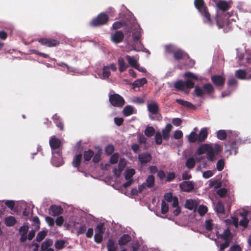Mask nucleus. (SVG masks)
<instances>
[{"label":"nucleus","instance_id":"obj_1","mask_svg":"<svg viewBox=\"0 0 251 251\" xmlns=\"http://www.w3.org/2000/svg\"><path fill=\"white\" fill-rule=\"evenodd\" d=\"M128 28L132 32V40L131 41H127L126 48L131 47V49L126 50V51L129 52L132 50L136 51L143 50V45L141 42V31L140 26L134 21L127 25Z\"/></svg>","mask_w":251,"mask_h":251},{"label":"nucleus","instance_id":"obj_2","mask_svg":"<svg viewBox=\"0 0 251 251\" xmlns=\"http://www.w3.org/2000/svg\"><path fill=\"white\" fill-rule=\"evenodd\" d=\"M222 147L218 144H203L199 147L196 153L197 155L205 153L207 160L213 162L217 159L218 155L222 151Z\"/></svg>","mask_w":251,"mask_h":251},{"label":"nucleus","instance_id":"obj_3","mask_svg":"<svg viewBox=\"0 0 251 251\" xmlns=\"http://www.w3.org/2000/svg\"><path fill=\"white\" fill-rule=\"evenodd\" d=\"M205 227L208 231H211L212 233L215 234L217 238H222L225 243L220 245V251H224L229 244L231 240V235L228 229L224 230L223 233L220 234L222 229L217 226L214 225L211 220H208L205 221Z\"/></svg>","mask_w":251,"mask_h":251},{"label":"nucleus","instance_id":"obj_4","mask_svg":"<svg viewBox=\"0 0 251 251\" xmlns=\"http://www.w3.org/2000/svg\"><path fill=\"white\" fill-rule=\"evenodd\" d=\"M50 145L52 149V163L55 167H59L63 164V160L61 157V152L58 148L61 145V141L55 136L51 137L50 140Z\"/></svg>","mask_w":251,"mask_h":251},{"label":"nucleus","instance_id":"obj_5","mask_svg":"<svg viewBox=\"0 0 251 251\" xmlns=\"http://www.w3.org/2000/svg\"><path fill=\"white\" fill-rule=\"evenodd\" d=\"M235 16L231 15L228 13H225L223 11H218L216 18L217 26L219 28H225L224 30L227 31L230 28V24L235 21Z\"/></svg>","mask_w":251,"mask_h":251},{"label":"nucleus","instance_id":"obj_6","mask_svg":"<svg viewBox=\"0 0 251 251\" xmlns=\"http://www.w3.org/2000/svg\"><path fill=\"white\" fill-rule=\"evenodd\" d=\"M184 75L187 78L186 81L184 82L179 80L176 82L175 87L177 90L187 93V90L194 87V81L198 79V77L196 75L190 72L186 73Z\"/></svg>","mask_w":251,"mask_h":251},{"label":"nucleus","instance_id":"obj_7","mask_svg":"<svg viewBox=\"0 0 251 251\" xmlns=\"http://www.w3.org/2000/svg\"><path fill=\"white\" fill-rule=\"evenodd\" d=\"M118 161H119L118 166L114 167L113 170L114 175L116 177H119L121 176L126 164V161L125 158H121L119 159L118 153L113 154L110 159V162L112 164L117 163Z\"/></svg>","mask_w":251,"mask_h":251},{"label":"nucleus","instance_id":"obj_8","mask_svg":"<svg viewBox=\"0 0 251 251\" xmlns=\"http://www.w3.org/2000/svg\"><path fill=\"white\" fill-rule=\"evenodd\" d=\"M194 4L196 8L199 10L203 17V21L205 23L211 24L210 16L204 4L203 0H195Z\"/></svg>","mask_w":251,"mask_h":251},{"label":"nucleus","instance_id":"obj_9","mask_svg":"<svg viewBox=\"0 0 251 251\" xmlns=\"http://www.w3.org/2000/svg\"><path fill=\"white\" fill-rule=\"evenodd\" d=\"M165 200L171 205V211L175 216H177L181 211L178 205V200L174 197L172 193H167L164 196Z\"/></svg>","mask_w":251,"mask_h":251},{"label":"nucleus","instance_id":"obj_10","mask_svg":"<svg viewBox=\"0 0 251 251\" xmlns=\"http://www.w3.org/2000/svg\"><path fill=\"white\" fill-rule=\"evenodd\" d=\"M165 50L166 52H174V56L176 59H185L188 58V55L184 53L179 49H176V47L172 45H169L165 46Z\"/></svg>","mask_w":251,"mask_h":251},{"label":"nucleus","instance_id":"obj_11","mask_svg":"<svg viewBox=\"0 0 251 251\" xmlns=\"http://www.w3.org/2000/svg\"><path fill=\"white\" fill-rule=\"evenodd\" d=\"M213 91V87L209 83L204 84L202 87L198 86L195 87V93L198 97H203L206 94H211Z\"/></svg>","mask_w":251,"mask_h":251},{"label":"nucleus","instance_id":"obj_12","mask_svg":"<svg viewBox=\"0 0 251 251\" xmlns=\"http://www.w3.org/2000/svg\"><path fill=\"white\" fill-rule=\"evenodd\" d=\"M148 109L150 112V117L152 120H160L161 115L158 113V106L156 103L152 102L148 104Z\"/></svg>","mask_w":251,"mask_h":251},{"label":"nucleus","instance_id":"obj_13","mask_svg":"<svg viewBox=\"0 0 251 251\" xmlns=\"http://www.w3.org/2000/svg\"><path fill=\"white\" fill-rule=\"evenodd\" d=\"M110 70L113 71H115L117 70V67L114 63H111L109 65L104 66L102 69V73H98L95 77L100 78L102 79H105L109 77L111 73Z\"/></svg>","mask_w":251,"mask_h":251},{"label":"nucleus","instance_id":"obj_14","mask_svg":"<svg viewBox=\"0 0 251 251\" xmlns=\"http://www.w3.org/2000/svg\"><path fill=\"white\" fill-rule=\"evenodd\" d=\"M109 101L112 105L117 107L122 106L125 103L123 98L117 94H110Z\"/></svg>","mask_w":251,"mask_h":251},{"label":"nucleus","instance_id":"obj_15","mask_svg":"<svg viewBox=\"0 0 251 251\" xmlns=\"http://www.w3.org/2000/svg\"><path fill=\"white\" fill-rule=\"evenodd\" d=\"M108 20V16L104 13H101L91 21V25L95 26L105 24Z\"/></svg>","mask_w":251,"mask_h":251},{"label":"nucleus","instance_id":"obj_16","mask_svg":"<svg viewBox=\"0 0 251 251\" xmlns=\"http://www.w3.org/2000/svg\"><path fill=\"white\" fill-rule=\"evenodd\" d=\"M235 75L240 79H251V70H238L236 71Z\"/></svg>","mask_w":251,"mask_h":251},{"label":"nucleus","instance_id":"obj_17","mask_svg":"<svg viewBox=\"0 0 251 251\" xmlns=\"http://www.w3.org/2000/svg\"><path fill=\"white\" fill-rule=\"evenodd\" d=\"M95 232L94 236L95 241L97 243H100L102 240V235L104 232L103 225L101 224H99L97 226Z\"/></svg>","mask_w":251,"mask_h":251},{"label":"nucleus","instance_id":"obj_18","mask_svg":"<svg viewBox=\"0 0 251 251\" xmlns=\"http://www.w3.org/2000/svg\"><path fill=\"white\" fill-rule=\"evenodd\" d=\"M39 42L42 45H46L49 47H54L58 45L59 42L51 39L43 38L39 40Z\"/></svg>","mask_w":251,"mask_h":251},{"label":"nucleus","instance_id":"obj_19","mask_svg":"<svg viewBox=\"0 0 251 251\" xmlns=\"http://www.w3.org/2000/svg\"><path fill=\"white\" fill-rule=\"evenodd\" d=\"M124 33L121 31H117L111 36V41L115 43H119L124 39Z\"/></svg>","mask_w":251,"mask_h":251},{"label":"nucleus","instance_id":"obj_20","mask_svg":"<svg viewBox=\"0 0 251 251\" xmlns=\"http://www.w3.org/2000/svg\"><path fill=\"white\" fill-rule=\"evenodd\" d=\"M53 242L51 239H46L41 245V250L40 251H54L51 248Z\"/></svg>","mask_w":251,"mask_h":251},{"label":"nucleus","instance_id":"obj_21","mask_svg":"<svg viewBox=\"0 0 251 251\" xmlns=\"http://www.w3.org/2000/svg\"><path fill=\"white\" fill-rule=\"evenodd\" d=\"M199 204V201L196 200L189 199L186 201L185 207L189 210H194Z\"/></svg>","mask_w":251,"mask_h":251},{"label":"nucleus","instance_id":"obj_22","mask_svg":"<svg viewBox=\"0 0 251 251\" xmlns=\"http://www.w3.org/2000/svg\"><path fill=\"white\" fill-rule=\"evenodd\" d=\"M126 59L128 62L129 65L132 67L135 68L138 64L139 58L137 56L126 55Z\"/></svg>","mask_w":251,"mask_h":251},{"label":"nucleus","instance_id":"obj_23","mask_svg":"<svg viewBox=\"0 0 251 251\" xmlns=\"http://www.w3.org/2000/svg\"><path fill=\"white\" fill-rule=\"evenodd\" d=\"M181 189L184 191L190 192L194 188V184L191 181H184L179 185Z\"/></svg>","mask_w":251,"mask_h":251},{"label":"nucleus","instance_id":"obj_24","mask_svg":"<svg viewBox=\"0 0 251 251\" xmlns=\"http://www.w3.org/2000/svg\"><path fill=\"white\" fill-rule=\"evenodd\" d=\"M237 50V58L239 59L240 62L239 64L242 65L244 64V62L242 61V59L244 56V53L246 51L245 48L243 46L240 47L236 50Z\"/></svg>","mask_w":251,"mask_h":251},{"label":"nucleus","instance_id":"obj_25","mask_svg":"<svg viewBox=\"0 0 251 251\" xmlns=\"http://www.w3.org/2000/svg\"><path fill=\"white\" fill-rule=\"evenodd\" d=\"M213 82L218 86H222L225 81V78L221 75H214L212 77Z\"/></svg>","mask_w":251,"mask_h":251},{"label":"nucleus","instance_id":"obj_26","mask_svg":"<svg viewBox=\"0 0 251 251\" xmlns=\"http://www.w3.org/2000/svg\"><path fill=\"white\" fill-rule=\"evenodd\" d=\"M119 65V70L120 72H123L126 70L128 65L126 63L124 58L123 57H120L118 59Z\"/></svg>","mask_w":251,"mask_h":251},{"label":"nucleus","instance_id":"obj_27","mask_svg":"<svg viewBox=\"0 0 251 251\" xmlns=\"http://www.w3.org/2000/svg\"><path fill=\"white\" fill-rule=\"evenodd\" d=\"M139 160L141 163H146L151 159V155L148 153H144L139 155Z\"/></svg>","mask_w":251,"mask_h":251},{"label":"nucleus","instance_id":"obj_28","mask_svg":"<svg viewBox=\"0 0 251 251\" xmlns=\"http://www.w3.org/2000/svg\"><path fill=\"white\" fill-rule=\"evenodd\" d=\"M172 126L167 124L166 127L162 130V136L164 140H168L170 137V132L172 129Z\"/></svg>","mask_w":251,"mask_h":251},{"label":"nucleus","instance_id":"obj_29","mask_svg":"<svg viewBox=\"0 0 251 251\" xmlns=\"http://www.w3.org/2000/svg\"><path fill=\"white\" fill-rule=\"evenodd\" d=\"M197 128L195 127L193 131L188 135V139L190 142L194 143L199 141L198 135L197 134Z\"/></svg>","mask_w":251,"mask_h":251},{"label":"nucleus","instance_id":"obj_30","mask_svg":"<svg viewBox=\"0 0 251 251\" xmlns=\"http://www.w3.org/2000/svg\"><path fill=\"white\" fill-rule=\"evenodd\" d=\"M207 128L205 127L201 128L198 135L199 142L204 141L207 138Z\"/></svg>","mask_w":251,"mask_h":251},{"label":"nucleus","instance_id":"obj_31","mask_svg":"<svg viewBox=\"0 0 251 251\" xmlns=\"http://www.w3.org/2000/svg\"><path fill=\"white\" fill-rule=\"evenodd\" d=\"M57 65L60 66L66 67L68 70L67 73L71 74V75H76L80 73L79 70L77 69L69 67L67 65L63 62L58 63Z\"/></svg>","mask_w":251,"mask_h":251},{"label":"nucleus","instance_id":"obj_32","mask_svg":"<svg viewBox=\"0 0 251 251\" xmlns=\"http://www.w3.org/2000/svg\"><path fill=\"white\" fill-rule=\"evenodd\" d=\"M209 187L218 189L222 186V182L217 179H211L209 181Z\"/></svg>","mask_w":251,"mask_h":251},{"label":"nucleus","instance_id":"obj_33","mask_svg":"<svg viewBox=\"0 0 251 251\" xmlns=\"http://www.w3.org/2000/svg\"><path fill=\"white\" fill-rule=\"evenodd\" d=\"M148 188H151L153 187L154 184V177L152 175L149 176L144 182Z\"/></svg>","mask_w":251,"mask_h":251},{"label":"nucleus","instance_id":"obj_34","mask_svg":"<svg viewBox=\"0 0 251 251\" xmlns=\"http://www.w3.org/2000/svg\"><path fill=\"white\" fill-rule=\"evenodd\" d=\"M62 209L60 206H52L50 208V214L54 216L62 213Z\"/></svg>","mask_w":251,"mask_h":251},{"label":"nucleus","instance_id":"obj_35","mask_svg":"<svg viewBox=\"0 0 251 251\" xmlns=\"http://www.w3.org/2000/svg\"><path fill=\"white\" fill-rule=\"evenodd\" d=\"M134 107L130 105L126 106L123 109V113L126 116H129L134 113Z\"/></svg>","mask_w":251,"mask_h":251},{"label":"nucleus","instance_id":"obj_36","mask_svg":"<svg viewBox=\"0 0 251 251\" xmlns=\"http://www.w3.org/2000/svg\"><path fill=\"white\" fill-rule=\"evenodd\" d=\"M225 222L227 225H233L236 227H237L238 225V220L235 217H231L230 219L226 220Z\"/></svg>","mask_w":251,"mask_h":251},{"label":"nucleus","instance_id":"obj_37","mask_svg":"<svg viewBox=\"0 0 251 251\" xmlns=\"http://www.w3.org/2000/svg\"><path fill=\"white\" fill-rule=\"evenodd\" d=\"M147 83V80L145 78L138 79L135 80L132 84L134 88L140 87L142 86L144 84Z\"/></svg>","mask_w":251,"mask_h":251},{"label":"nucleus","instance_id":"obj_38","mask_svg":"<svg viewBox=\"0 0 251 251\" xmlns=\"http://www.w3.org/2000/svg\"><path fill=\"white\" fill-rule=\"evenodd\" d=\"M107 248L108 251H115L117 249V245L113 240L110 239L108 240Z\"/></svg>","mask_w":251,"mask_h":251},{"label":"nucleus","instance_id":"obj_39","mask_svg":"<svg viewBox=\"0 0 251 251\" xmlns=\"http://www.w3.org/2000/svg\"><path fill=\"white\" fill-rule=\"evenodd\" d=\"M5 224L7 226H13L16 222L15 218L13 216H8L5 219Z\"/></svg>","mask_w":251,"mask_h":251},{"label":"nucleus","instance_id":"obj_40","mask_svg":"<svg viewBox=\"0 0 251 251\" xmlns=\"http://www.w3.org/2000/svg\"><path fill=\"white\" fill-rule=\"evenodd\" d=\"M130 240V236L127 234H125L119 239V244L120 245H124L129 242Z\"/></svg>","mask_w":251,"mask_h":251},{"label":"nucleus","instance_id":"obj_41","mask_svg":"<svg viewBox=\"0 0 251 251\" xmlns=\"http://www.w3.org/2000/svg\"><path fill=\"white\" fill-rule=\"evenodd\" d=\"M48 230H43L40 232H39L36 236V240L38 242H41L42 241L45 237L47 236L48 234Z\"/></svg>","mask_w":251,"mask_h":251},{"label":"nucleus","instance_id":"obj_42","mask_svg":"<svg viewBox=\"0 0 251 251\" xmlns=\"http://www.w3.org/2000/svg\"><path fill=\"white\" fill-rule=\"evenodd\" d=\"M135 170L133 169L127 170L125 172V179L126 180H132V176L135 174Z\"/></svg>","mask_w":251,"mask_h":251},{"label":"nucleus","instance_id":"obj_43","mask_svg":"<svg viewBox=\"0 0 251 251\" xmlns=\"http://www.w3.org/2000/svg\"><path fill=\"white\" fill-rule=\"evenodd\" d=\"M66 245V241L64 240H57L54 244L55 248L58 250L64 248Z\"/></svg>","mask_w":251,"mask_h":251},{"label":"nucleus","instance_id":"obj_44","mask_svg":"<svg viewBox=\"0 0 251 251\" xmlns=\"http://www.w3.org/2000/svg\"><path fill=\"white\" fill-rule=\"evenodd\" d=\"M82 158V155L81 154H77L74 157L73 161V165L74 167H77L79 166L80 163Z\"/></svg>","mask_w":251,"mask_h":251},{"label":"nucleus","instance_id":"obj_45","mask_svg":"<svg viewBox=\"0 0 251 251\" xmlns=\"http://www.w3.org/2000/svg\"><path fill=\"white\" fill-rule=\"evenodd\" d=\"M218 7L222 11H225L228 8V4L225 1H220L217 4Z\"/></svg>","mask_w":251,"mask_h":251},{"label":"nucleus","instance_id":"obj_46","mask_svg":"<svg viewBox=\"0 0 251 251\" xmlns=\"http://www.w3.org/2000/svg\"><path fill=\"white\" fill-rule=\"evenodd\" d=\"M195 160L194 158H189L186 161V166L189 169H192L195 166Z\"/></svg>","mask_w":251,"mask_h":251},{"label":"nucleus","instance_id":"obj_47","mask_svg":"<svg viewBox=\"0 0 251 251\" xmlns=\"http://www.w3.org/2000/svg\"><path fill=\"white\" fill-rule=\"evenodd\" d=\"M155 133V130L153 127L151 126L147 127L145 130V134L148 137L152 136Z\"/></svg>","mask_w":251,"mask_h":251},{"label":"nucleus","instance_id":"obj_48","mask_svg":"<svg viewBox=\"0 0 251 251\" xmlns=\"http://www.w3.org/2000/svg\"><path fill=\"white\" fill-rule=\"evenodd\" d=\"M176 101L179 104L187 107L191 108L193 107V105L187 101L181 99H176Z\"/></svg>","mask_w":251,"mask_h":251},{"label":"nucleus","instance_id":"obj_49","mask_svg":"<svg viewBox=\"0 0 251 251\" xmlns=\"http://www.w3.org/2000/svg\"><path fill=\"white\" fill-rule=\"evenodd\" d=\"M215 210L218 214L223 213L225 211V208L223 204L219 202L216 205Z\"/></svg>","mask_w":251,"mask_h":251},{"label":"nucleus","instance_id":"obj_50","mask_svg":"<svg viewBox=\"0 0 251 251\" xmlns=\"http://www.w3.org/2000/svg\"><path fill=\"white\" fill-rule=\"evenodd\" d=\"M94 155L93 152L91 150L85 151L84 153V158L85 161H89L93 155Z\"/></svg>","mask_w":251,"mask_h":251},{"label":"nucleus","instance_id":"obj_51","mask_svg":"<svg viewBox=\"0 0 251 251\" xmlns=\"http://www.w3.org/2000/svg\"><path fill=\"white\" fill-rule=\"evenodd\" d=\"M207 211V208L206 206L201 205L198 209V212L201 216L204 215Z\"/></svg>","mask_w":251,"mask_h":251},{"label":"nucleus","instance_id":"obj_52","mask_svg":"<svg viewBox=\"0 0 251 251\" xmlns=\"http://www.w3.org/2000/svg\"><path fill=\"white\" fill-rule=\"evenodd\" d=\"M52 119L55 121L56 126L60 128V129H63V126L62 123H61L59 120V116H58L56 114H55L52 116Z\"/></svg>","mask_w":251,"mask_h":251},{"label":"nucleus","instance_id":"obj_53","mask_svg":"<svg viewBox=\"0 0 251 251\" xmlns=\"http://www.w3.org/2000/svg\"><path fill=\"white\" fill-rule=\"evenodd\" d=\"M224 166H225V162H224V160H223V159L219 160L216 164L217 169L219 171H221L223 170V169L224 168Z\"/></svg>","mask_w":251,"mask_h":251},{"label":"nucleus","instance_id":"obj_54","mask_svg":"<svg viewBox=\"0 0 251 251\" xmlns=\"http://www.w3.org/2000/svg\"><path fill=\"white\" fill-rule=\"evenodd\" d=\"M168 211V204L164 201L161 202V212L162 214L166 213Z\"/></svg>","mask_w":251,"mask_h":251},{"label":"nucleus","instance_id":"obj_55","mask_svg":"<svg viewBox=\"0 0 251 251\" xmlns=\"http://www.w3.org/2000/svg\"><path fill=\"white\" fill-rule=\"evenodd\" d=\"M217 136L220 140H224L226 137V133L225 130H219L217 132Z\"/></svg>","mask_w":251,"mask_h":251},{"label":"nucleus","instance_id":"obj_56","mask_svg":"<svg viewBox=\"0 0 251 251\" xmlns=\"http://www.w3.org/2000/svg\"><path fill=\"white\" fill-rule=\"evenodd\" d=\"M114 150V146L112 145H109L106 147L105 151L107 154H111L113 153Z\"/></svg>","mask_w":251,"mask_h":251},{"label":"nucleus","instance_id":"obj_57","mask_svg":"<svg viewBox=\"0 0 251 251\" xmlns=\"http://www.w3.org/2000/svg\"><path fill=\"white\" fill-rule=\"evenodd\" d=\"M183 133L181 130H177L175 131L174 134V138L176 139H179L182 138Z\"/></svg>","mask_w":251,"mask_h":251},{"label":"nucleus","instance_id":"obj_58","mask_svg":"<svg viewBox=\"0 0 251 251\" xmlns=\"http://www.w3.org/2000/svg\"><path fill=\"white\" fill-rule=\"evenodd\" d=\"M155 142L157 144L160 145L162 143V136L160 132H157L155 136Z\"/></svg>","mask_w":251,"mask_h":251},{"label":"nucleus","instance_id":"obj_59","mask_svg":"<svg viewBox=\"0 0 251 251\" xmlns=\"http://www.w3.org/2000/svg\"><path fill=\"white\" fill-rule=\"evenodd\" d=\"M213 175V173L212 171H206L202 173V176L205 178H209Z\"/></svg>","mask_w":251,"mask_h":251},{"label":"nucleus","instance_id":"obj_60","mask_svg":"<svg viewBox=\"0 0 251 251\" xmlns=\"http://www.w3.org/2000/svg\"><path fill=\"white\" fill-rule=\"evenodd\" d=\"M28 226L26 225H24L23 226H21L20 229V232L21 234H26L28 230Z\"/></svg>","mask_w":251,"mask_h":251},{"label":"nucleus","instance_id":"obj_61","mask_svg":"<svg viewBox=\"0 0 251 251\" xmlns=\"http://www.w3.org/2000/svg\"><path fill=\"white\" fill-rule=\"evenodd\" d=\"M227 190L226 189V188H221V189H219L218 191H217V194L218 195L222 197H224L225 196L226 194L227 193Z\"/></svg>","mask_w":251,"mask_h":251},{"label":"nucleus","instance_id":"obj_62","mask_svg":"<svg viewBox=\"0 0 251 251\" xmlns=\"http://www.w3.org/2000/svg\"><path fill=\"white\" fill-rule=\"evenodd\" d=\"M186 60V63L185 65L188 67H192L194 66L195 64V62L194 60L190 59L189 57L188 58H186L185 59Z\"/></svg>","mask_w":251,"mask_h":251},{"label":"nucleus","instance_id":"obj_63","mask_svg":"<svg viewBox=\"0 0 251 251\" xmlns=\"http://www.w3.org/2000/svg\"><path fill=\"white\" fill-rule=\"evenodd\" d=\"M101 151L96 153L93 157V162L95 163L99 162L100 160Z\"/></svg>","mask_w":251,"mask_h":251},{"label":"nucleus","instance_id":"obj_64","mask_svg":"<svg viewBox=\"0 0 251 251\" xmlns=\"http://www.w3.org/2000/svg\"><path fill=\"white\" fill-rule=\"evenodd\" d=\"M248 223V220L246 218L243 217V219L240 221V225L246 227L247 226Z\"/></svg>","mask_w":251,"mask_h":251}]
</instances>
